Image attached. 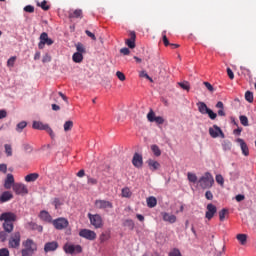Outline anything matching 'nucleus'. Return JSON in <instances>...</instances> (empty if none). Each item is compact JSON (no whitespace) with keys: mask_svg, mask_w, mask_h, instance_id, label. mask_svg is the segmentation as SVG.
<instances>
[{"mask_svg":"<svg viewBox=\"0 0 256 256\" xmlns=\"http://www.w3.org/2000/svg\"><path fill=\"white\" fill-rule=\"evenodd\" d=\"M24 249L21 250L22 256H33L35 251H37V243L31 238L26 239L22 242Z\"/></svg>","mask_w":256,"mask_h":256,"instance_id":"1","label":"nucleus"},{"mask_svg":"<svg viewBox=\"0 0 256 256\" xmlns=\"http://www.w3.org/2000/svg\"><path fill=\"white\" fill-rule=\"evenodd\" d=\"M198 183H200L201 189H211L213 183H215V179H213V175L210 172H205V174L199 178Z\"/></svg>","mask_w":256,"mask_h":256,"instance_id":"2","label":"nucleus"},{"mask_svg":"<svg viewBox=\"0 0 256 256\" xmlns=\"http://www.w3.org/2000/svg\"><path fill=\"white\" fill-rule=\"evenodd\" d=\"M63 251L66 253V255H79V253H83V247H81L79 244H71L66 242L63 245Z\"/></svg>","mask_w":256,"mask_h":256,"instance_id":"3","label":"nucleus"},{"mask_svg":"<svg viewBox=\"0 0 256 256\" xmlns=\"http://www.w3.org/2000/svg\"><path fill=\"white\" fill-rule=\"evenodd\" d=\"M55 41H53L47 32H42L39 37L38 49L43 50L45 49V45L51 47Z\"/></svg>","mask_w":256,"mask_h":256,"instance_id":"4","label":"nucleus"},{"mask_svg":"<svg viewBox=\"0 0 256 256\" xmlns=\"http://www.w3.org/2000/svg\"><path fill=\"white\" fill-rule=\"evenodd\" d=\"M51 223L57 231H63V229H67V227H69V220L65 217L56 218L52 220Z\"/></svg>","mask_w":256,"mask_h":256,"instance_id":"5","label":"nucleus"},{"mask_svg":"<svg viewBox=\"0 0 256 256\" xmlns=\"http://www.w3.org/2000/svg\"><path fill=\"white\" fill-rule=\"evenodd\" d=\"M88 219L95 229H101L103 227V218L101 217V214L88 213Z\"/></svg>","mask_w":256,"mask_h":256,"instance_id":"6","label":"nucleus"},{"mask_svg":"<svg viewBox=\"0 0 256 256\" xmlns=\"http://www.w3.org/2000/svg\"><path fill=\"white\" fill-rule=\"evenodd\" d=\"M8 245L10 249H17L21 245V232H14L9 239Z\"/></svg>","mask_w":256,"mask_h":256,"instance_id":"7","label":"nucleus"},{"mask_svg":"<svg viewBox=\"0 0 256 256\" xmlns=\"http://www.w3.org/2000/svg\"><path fill=\"white\" fill-rule=\"evenodd\" d=\"M79 237L87 239L88 241H95L97 239V233H95L93 230L84 228L79 231Z\"/></svg>","mask_w":256,"mask_h":256,"instance_id":"8","label":"nucleus"},{"mask_svg":"<svg viewBox=\"0 0 256 256\" xmlns=\"http://www.w3.org/2000/svg\"><path fill=\"white\" fill-rule=\"evenodd\" d=\"M209 135L212 139H217V137H221V139H225V133L221 129V127L214 124L212 128H209Z\"/></svg>","mask_w":256,"mask_h":256,"instance_id":"9","label":"nucleus"},{"mask_svg":"<svg viewBox=\"0 0 256 256\" xmlns=\"http://www.w3.org/2000/svg\"><path fill=\"white\" fill-rule=\"evenodd\" d=\"M0 221H4L6 223H15V221H17V214L13 212H3L0 215Z\"/></svg>","mask_w":256,"mask_h":256,"instance_id":"10","label":"nucleus"},{"mask_svg":"<svg viewBox=\"0 0 256 256\" xmlns=\"http://www.w3.org/2000/svg\"><path fill=\"white\" fill-rule=\"evenodd\" d=\"M132 165L136 169H142L143 168V154L135 152L133 155V158H132Z\"/></svg>","mask_w":256,"mask_h":256,"instance_id":"11","label":"nucleus"},{"mask_svg":"<svg viewBox=\"0 0 256 256\" xmlns=\"http://www.w3.org/2000/svg\"><path fill=\"white\" fill-rule=\"evenodd\" d=\"M13 191L17 195H27L29 193V189H27V186L23 183H16L13 185Z\"/></svg>","mask_w":256,"mask_h":256,"instance_id":"12","label":"nucleus"},{"mask_svg":"<svg viewBox=\"0 0 256 256\" xmlns=\"http://www.w3.org/2000/svg\"><path fill=\"white\" fill-rule=\"evenodd\" d=\"M129 39H126L125 43L129 49H135L137 47V44L135 41H137V33L135 31L129 32Z\"/></svg>","mask_w":256,"mask_h":256,"instance_id":"13","label":"nucleus"},{"mask_svg":"<svg viewBox=\"0 0 256 256\" xmlns=\"http://www.w3.org/2000/svg\"><path fill=\"white\" fill-rule=\"evenodd\" d=\"M57 249H59V242L57 241H50L44 244L45 253H51L53 251H57Z\"/></svg>","mask_w":256,"mask_h":256,"instance_id":"14","label":"nucleus"},{"mask_svg":"<svg viewBox=\"0 0 256 256\" xmlns=\"http://www.w3.org/2000/svg\"><path fill=\"white\" fill-rule=\"evenodd\" d=\"M206 209H207L205 214L206 219L208 220L213 219V217H215V213H217V206H215V204L213 203H209Z\"/></svg>","mask_w":256,"mask_h":256,"instance_id":"15","label":"nucleus"},{"mask_svg":"<svg viewBox=\"0 0 256 256\" xmlns=\"http://www.w3.org/2000/svg\"><path fill=\"white\" fill-rule=\"evenodd\" d=\"M95 205L97 209H113V203L108 200H96Z\"/></svg>","mask_w":256,"mask_h":256,"instance_id":"16","label":"nucleus"},{"mask_svg":"<svg viewBox=\"0 0 256 256\" xmlns=\"http://www.w3.org/2000/svg\"><path fill=\"white\" fill-rule=\"evenodd\" d=\"M235 142L239 143L242 155H244V157H249V146H247V142L242 138H237Z\"/></svg>","mask_w":256,"mask_h":256,"instance_id":"17","label":"nucleus"},{"mask_svg":"<svg viewBox=\"0 0 256 256\" xmlns=\"http://www.w3.org/2000/svg\"><path fill=\"white\" fill-rule=\"evenodd\" d=\"M38 217L41 219V221H44V223H53V217L47 210L40 211Z\"/></svg>","mask_w":256,"mask_h":256,"instance_id":"18","label":"nucleus"},{"mask_svg":"<svg viewBox=\"0 0 256 256\" xmlns=\"http://www.w3.org/2000/svg\"><path fill=\"white\" fill-rule=\"evenodd\" d=\"M162 219L163 221H166L167 223H176L177 222V216H175V214H169L167 212H162Z\"/></svg>","mask_w":256,"mask_h":256,"instance_id":"19","label":"nucleus"},{"mask_svg":"<svg viewBox=\"0 0 256 256\" xmlns=\"http://www.w3.org/2000/svg\"><path fill=\"white\" fill-rule=\"evenodd\" d=\"M13 199V193L11 191H4L0 194V203H7Z\"/></svg>","mask_w":256,"mask_h":256,"instance_id":"20","label":"nucleus"},{"mask_svg":"<svg viewBox=\"0 0 256 256\" xmlns=\"http://www.w3.org/2000/svg\"><path fill=\"white\" fill-rule=\"evenodd\" d=\"M147 165L150 171H158V169H161V164L158 161L153 160L151 158L147 160Z\"/></svg>","mask_w":256,"mask_h":256,"instance_id":"21","label":"nucleus"},{"mask_svg":"<svg viewBox=\"0 0 256 256\" xmlns=\"http://www.w3.org/2000/svg\"><path fill=\"white\" fill-rule=\"evenodd\" d=\"M13 185H15V177L13 176V174H7V177L4 183L5 189H11Z\"/></svg>","mask_w":256,"mask_h":256,"instance_id":"22","label":"nucleus"},{"mask_svg":"<svg viewBox=\"0 0 256 256\" xmlns=\"http://www.w3.org/2000/svg\"><path fill=\"white\" fill-rule=\"evenodd\" d=\"M69 19H83V10L76 9L73 12H69Z\"/></svg>","mask_w":256,"mask_h":256,"instance_id":"23","label":"nucleus"},{"mask_svg":"<svg viewBox=\"0 0 256 256\" xmlns=\"http://www.w3.org/2000/svg\"><path fill=\"white\" fill-rule=\"evenodd\" d=\"M198 111L201 113V115H207L208 111L211 109L207 107V104L205 102H198L197 103Z\"/></svg>","mask_w":256,"mask_h":256,"instance_id":"24","label":"nucleus"},{"mask_svg":"<svg viewBox=\"0 0 256 256\" xmlns=\"http://www.w3.org/2000/svg\"><path fill=\"white\" fill-rule=\"evenodd\" d=\"M47 124H43L41 121L34 120L32 123V128L36 129L37 131H45Z\"/></svg>","mask_w":256,"mask_h":256,"instance_id":"25","label":"nucleus"},{"mask_svg":"<svg viewBox=\"0 0 256 256\" xmlns=\"http://www.w3.org/2000/svg\"><path fill=\"white\" fill-rule=\"evenodd\" d=\"M28 226L30 227L31 231H38V233H41L43 231V226L37 224V222H28Z\"/></svg>","mask_w":256,"mask_h":256,"instance_id":"26","label":"nucleus"},{"mask_svg":"<svg viewBox=\"0 0 256 256\" xmlns=\"http://www.w3.org/2000/svg\"><path fill=\"white\" fill-rule=\"evenodd\" d=\"M39 179V173H30L25 176L26 183H33Z\"/></svg>","mask_w":256,"mask_h":256,"instance_id":"27","label":"nucleus"},{"mask_svg":"<svg viewBox=\"0 0 256 256\" xmlns=\"http://www.w3.org/2000/svg\"><path fill=\"white\" fill-rule=\"evenodd\" d=\"M2 227L5 233H13V229H15V225L12 222H4Z\"/></svg>","mask_w":256,"mask_h":256,"instance_id":"28","label":"nucleus"},{"mask_svg":"<svg viewBox=\"0 0 256 256\" xmlns=\"http://www.w3.org/2000/svg\"><path fill=\"white\" fill-rule=\"evenodd\" d=\"M146 203L149 209H153V207H157V198L155 196H150L147 198Z\"/></svg>","mask_w":256,"mask_h":256,"instance_id":"29","label":"nucleus"},{"mask_svg":"<svg viewBox=\"0 0 256 256\" xmlns=\"http://www.w3.org/2000/svg\"><path fill=\"white\" fill-rule=\"evenodd\" d=\"M123 227H127L130 231H133L135 229V221L133 219H126L123 222Z\"/></svg>","mask_w":256,"mask_h":256,"instance_id":"30","label":"nucleus"},{"mask_svg":"<svg viewBox=\"0 0 256 256\" xmlns=\"http://www.w3.org/2000/svg\"><path fill=\"white\" fill-rule=\"evenodd\" d=\"M222 149L223 151H231L232 147H233V143H231L230 140H223L222 143Z\"/></svg>","mask_w":256,"mask_h":256,"instance_id":"31","label":"nucleus"},{"mask_svg":"<svg viewBox=\"0 0 256 256\" xmlns=\"http://www.w3.org/2000/svg\"><path fill=\"white\" fill-rule=\"evenodd\" d=\"M72 61L74 63H82L83 62V54L79 53V52H75L72 55Z\"/></svg>","mask_w":256,"mask_h":256,"instance_id":"32","label":"nucleus"},{"mask_svg":"<svg viewBox=\"0 0 256 256\" xmlns=\"http://www.w3.org/2000/svg\"><path fill=\"white\" fill-rule=\"evenodd\" d=\"M151 151L155 157H161V148L157 144L151 145Z\"/></svg>","mask_w":256,"mask_h":256,"instance_id":"33","label":"nucleus"},{"mask_svg":"<svg viewBox=\"0 0 256 256\" xmlns=\"http://www.w3.org/2000/svg\"><path fill=\"white\" fill-rule=\"evenodd\" d=\"M27 127V121L23 120L16 125L17 133H23V129Z\"/></svg>","mask_w":256,"mask_h":256,"instance_id":"34","label":"nucleus"},{"mask_svg":"<svg viewBox=\"0 0 256 256\" xmlns=\"http://www.w3.org/2000/svg\"><path fill=\"white\" fill-rule=\"evenodd\" d=\"M230 175V181H237V179H239V177L241 176L239 170H234L229 172Z\"/></svg>","mask_w":256,"mask_h":256,"instance_id":"35","label":"nucleus"},{"mask_svg":"<svg viewBox=\"0 0 256 256\" xmlns=\"http://www.w3.org/2000/svg\"><path fill=\"white\" fill-rule=\"evenodd\" d=\"M131 195H133V193L131 192V189H129V187L122 188V197L129 199L131 198Z\"/></svg>","mask_w":256,"mask_h":256,"instance_id":"36","label":"nucleus"},{"mask_svg":"<svg viewBox=\"0 0 256 256\" xmlns=\"http://www.w3.org/2000/svg\"><path fill=\"white\" fill-rule=\"evenodd\" d=\"M178 85L184 91H190L191 90V84H189L188 81L178 82Z\"/></svg>","mask_w":256,"mask_h":256,"instance_id":"37","label":"nucleus"},{"mask_svg":"<svg viewBox=\"0 0 256 256\" xmlns=\"http://www.w3.org/2000/svg\"><path fill=\"white\" fill-rule=\"evenodd\" d=\"M236 239L241 245H245L247 243V234H237Z\"/></svg>","mask_w":256,"mask_h":256,"instance_id":"38","label":"nucleus"},{"mask_svg":"<svg viewBox=\"0 0 256 256\" xmlns=\"http://www.w3.org/2000/svg\"><path fill=\"white\" fill-rule=\"evenodd\" d=\"M76 53H81L83 55V53H87V50L85 49V46L83 45V43L78 42L76 44Z\"/></svg>","mask_w":256,"mask_h":256,"instance_id":"39","label":"nucleus"},{"mask_svg":"<svg viewBox=\"0 0 256 256\" xmlns=\"http://www.w3.org/2000/svg\"><path fill=\"white\" fill-rule=\"evenodd\" d=\"M240 123L243 125V127H249V118H247L246 115H240L239 116Z\"/></svg>","mask_w":256,"mask_h":256,"instance_id":"40","label":"nucleus"},{"mask_svg":"<svg viewBox=\"0 0 256 256\" xmlns=\"http://www.w3.org/2000/svg\"><path fill=\"white\" fill-rule=\"evenodd\" d=\"M5 153L8 157H13V148L9 144L4 145Z\"/></svg>","mask_w":256,"mask_h":256,"instance_id":"41","label":"nucleus"},{"mask_svg":"<svg viewBox=\"0 0 256 256\" xmlns=\"http://www.w3.org/2000/svg\"><path fill=\"white\" fill-rule=\"evenodd\" d=\"M187 177L190 183H197V174L188 172Z\"/></svg>","mask_w":256,"mask_h":256,"instance_id":"42","label":"nucleus"},{"mask_svg":"<svg viewBox=\"0 0 256 256\" xmlns=\"http://www.w3.org/2000/svg\"><path fill=\"white\" fill-rule=\"evenodd\" d=\"M48 135H50L51 139H55V132H53V128L49 126V124H46V128L44 129Z\"/></svg>","mask_w":256,"mask_h":256,"instance_id":"43","label":"nucleus"},{"mask_svg":"<svg viewBox=\"0 0 256 256\" xmlns=\"http://www.w3.org/2000/svg\"><path fill=\"white\" fill-rule=\"evenodd\" d=\"M157 116L155 115V112L153 110H150V112L147 114V119L150 123H155V119Z\"/></svg>","mask_w":256,"mask_h":256,"instance_id":"44","label":"nucleus"},{"mask_svg":"<svg viewBox=\"0 0 256 256\" xmlns=\"http://www.w3.org/2000/svg\"><path fill=\"white\" fill-rule=\"evenodd\" d=\"M162 41L165 47H169L171 45V43L169 42V39L167 38V31L165 30L162 32Z\"/></svg>","mask_w":256,"mask_h":256,"instance_id":"45","label":"nucleus"},{"mask_svg":"<svg viewBox=\"0 0 256 256\" xmlns=\"http://www.w3.org/2000/svg\"><path fill=\"white\" fill-rule=\"evenodd\" d=\"M168 256H183V254H181L179 248H173L172 251L168 253Z\"/></svg>","mask_w":256,"mask_h":256,"instance_id":"46","label":"nucleus"},{"mask_svg":"<svg viewBox=\"0 0 256 256\" xmlns=\"http://www.w3.org/2000/svg\"><path fill=\"white\" fill-rule=\"evenodd\" d=\"M245 100L248 102V103H253V92L251 91H246L245 92Z\"/></svg>","mask_w":256,"mask_h":256,"instance_id":"47","label":"nucleus"},{"mask_svg":"<svg viewBox=\"0 0 256 256\" xmlns=\"http://www.w3.org/2000/svg\"><path fill=\"white\" fill-rule=\"evenodd\" d=\"M52 205L55 207V209H59L61 205H63V202L61 201L60 198H54Z\"/></svg>","mask_w":256,"mask_h":256,"instance_id":"48","label":"nucleus"},{"mask_svg":"<svg viewBox=\"0 0 256 256\" xmlns=\"http://www.w3.org/2000/svg\"><path fill=\"white\" fill-rule=\"evenodd\" d=\"M39 7H41V9L43 11H49V9H51V5L47 4V0H43L40 4Z\"/></svg>","mask_w":256,"mask_h":256,"instance_id":"49","label":"nucleus"},{"mask_svg":"<svg viewBox=\"0 0 256 256\" xmlns=\"http://www.w3.org/2000/svg\"><path fill=\"white\" fill-rule=\"evenodd\" d=\"M215 179H216V183H218V185H221V186L225 185V178H223V175L217 174Z\"/></svg>","mask_w":256,"mask_h":256,"instance_id":"50","label":"nucleus"},{"mask_svg":"<svg viewBox=\"0 0 256 256\" xmlns=\"http://www.w3.org/2000/svg\"><path fill=\"white\" fill-rule=\"evenodd\" d=\"M73 129V121L68 120L64 123V131H71Z\"/></svg>","mask_w":256,"mask_h":256,"instance_id":"51","label":"nucleus"},{"mask_svg":"<svg viewBox=\"0 0 256 256\" xmlns=\"http://www.w3.org/2000/svg\"><path fill=\"white\" fill-rule=\"evenodd\" d=\"M229 213V209L223 208L222 211L219 212L220 221H225V214Z\"/></svg>","mask_w":256,"mask_h":256,"instance_id":"52","label":"nucleus"},{"mask_svg":"<svg viewBox=\"0 0 256 256\" xmlns=\"http://www.w3.org/2000/svg\"><path fill=\"white\" fill-rule=\"evenodd\" d=\"M206 115H208L211 121H215V119H217V113H215L212 109H210Z\"/></svg>","mask_w":256,"mask_h":256,"instance_id":"53","label":"nucleus"},{"mask_svg":"<svg viewBox=\"0 0 256 256\" xmlns=\"http://www.w3.org/2000/svg\"><path fill=\"white\" fill-rule=\"evenodd\" d=\"M87 183H88V185H97V183H99V181L96 178L87 176Z\"/></svg>","mask_w":256,"mask_h":256,"instance_id":"54","label":"nucleus"},{"mask_svg":"<svg viewBox=\"0 0 256 256\" xmlns=\"http://www.w3.org/2000/svg\"><path fill=\"white\" fill-rule=\"evenodd\" d=\"M240 71H242V73L244 74V75H247L248 77H252V75H251V70H249V68H245V66H241L240 67Z\"/></svg>","mask_w":256,"mask_h":256,"instance_id":"55","label":"nucleus"},{"mask_svg":"<svg viewBox=\"0 0 256 256\" xmlns=\"http://www.w3.org/2000/svg\"><path fill=\"white\" fill-rule=\"evenodd\" d=\"M25 13H35V6L33 5H26L24 7Z\"/></svg>","mask_w":256,"mask_h":256,"instance_id":"56","label":"nucleus"},{"mask_svg":"<svg viewBox=\"0 0 256 256\" xmlns=\"http://www.w3.org/2000/svg\"><path fill=\"white\" fill-rule=\"evenodd\" d=\"M15 61H17V56L10 57L7 61L8 67H13V65H15Z\"/></svg>","mask_w":256,"mask_h":256,"instance_id":"57","label":"nucleus"},{"mask_svg":"<svg viewBox=\"0 0 256 256\" xmlns=\"http://www.w3.org/2000/svg\"><path fill=\"white\" fill-rule=\"evenodd\" d=\"M7 233L8 232H5V230L0 231V241H1V243H5V241H7Z\"/></svg>","mask_w":256,"mask_h":256,"instance_id":"58","label":"nucleus"},{"mask_svg":"<svg viewBox=\"0 0 256 256\" xmlns=\"http://www.w3.org/2000/svg\"><path fill=\"white\" fill-rule=\"evenodd\" d=\"M42 63H51V55H49V53H46L42 57Z\"/></svg>","mask_w":256,"mask_h":256,"instance_id":"59","label":"nucleus"},{"mask_svg":"<svg viewBox=\"0 0 256 256\" xmlns=\"http://www.w3.org/2000/svg\"><path fill=\"white\" fill-rule=\"evenodd\" d=\"M116 77L119 79V81H125L126 79L125 74L121 71L116 72Z\"/></svg>","mask_w":256,"mask_h":256,"instance_id":"60","label":"nucleus"},{"mask_svg":"<svg viewBox=\"0 0 256 256\" xmlns=\"http://www.w3.org/2000/svg\"><path fill=\"white\" fill-rule=\"evenodd\" d=\"M205 197L208 201H213V192H211V190H207L205 192Z\"/></svg>","mask_w":256,"mask_h":256,"instance_id":"61","label":"nucleus"},{"mask_svg":"<svg viewBox=\"0 0 256 256\" xmlns=\"http://www.w3.org/2000/svg\"><path fill=\"white\" fill-rule=\"evenodd\" d=\"M9 255H10L9 249L7 248L0 249V256H9Z\"/></svg>","mask_w":256,"mask_h":256,"instance_id":"62","label":"nucleus"},{"mask_svg":"<svg viewBox=\"0 0 256 256\" xmlns=\"http://www.w3.org/2000/svg\"><path fill=\"white\" fill-rule=\"evenodd\" d=\"M120 53L122 55H130L131 54V50H129V48H127V47H124V48L120 49Z\"/></svg>","mask_w":256,"mask_h":256,"instance_id":"63","label":"nucleus"},{"mask_svg":"<svg viewBox=\"0 0 256 256\" xmlns=\"http://www.w3.org/2000/svg\"><path fill=\"white\" fill-rule=\"evenodd\" d=\"M235 200L237 203H241V201H245V196L243 194H238L235 196Z\"/></svg>","mask_w":256,"mask_h":256,"instance_id":"64","label":"nucleus"}]
</instances>
